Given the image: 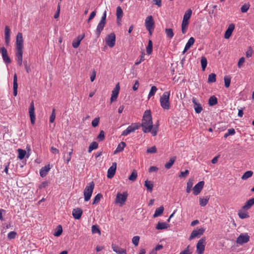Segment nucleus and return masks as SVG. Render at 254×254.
I'll return each instance as SVG.
<instances>
[{
	"label": "nucleus",
	"mask_w": 254,
	"mask_h": 254,
	"mask_svg": "<svg viewBox=\"0 0 254 254\" xmlns=\"http://www.w3.org/2000/svg\"><path fill=\"white\" fill-rule=\"evenodd\" d=\"M140 126L144 133L151 132L153 136L157 135L159 125L158 124L153 127L150 110H146L144 112Z\"/></svg>",
	"instance_id": "obj_1"
},
{
	"label": "nucleus",
	"mask_w": 254,
	"mask_h": 254,
	"mask_svg": "<svg viewBox=\"0 0 254 254\" xmlns=\"http://www.w3.org/2000/svg\"><path fill=\"white\" fill-rule=\"evenodd\" d=\"M23 39L22 34L18 33L16 40V57L17 64L21 66L23 61Z\"/></svg>",
	"instance_id": "obj_2"
},
{
	"label": "nucleus",
	"mask_w": 254,
	"mask_h": 254,
	"mask_svg": "<svg viewBox=\"0 0 254 254\" xmlns=\"http://www.w3.org/2000/svg\"><path fill=\"white\" fill-rule=\"evenodd\" d=\"M192 14V10L190 9H188L185 12L181 25V30L183 34L187 32V28L189 23V20Z\"/></svg>",
	"instance_id": "obj_3"
},
{
	"label": "nucleus",
	"mask_w": 254,
	"mask_h": 254,
	"mask_svg": "<svg viewBox=\"0 0 254 254\" xmlns=\"http://www.w3.org/2000/svg\"><path fill=\"white\" fill-rule=\"evenodd\" d=\"M170 95V91L165 92L160 97V105L164 110H168L170 108V103L169 102Z\"/></svg>",
	"instance_id": "obj_4"
},
{
	"label": "nucleus",
	"mask_w": 254,
	"mask_h": 254,
	"mask_svg": "<svg viewBox=\"0 0 254 254\" xmlns=\"http://www.w3.org/2000/svg\"><path fill=\"white\" fill-rule=\"evenodd\" d=\"M106 16H107V11L105 10L103 15L101 17V19L99 23H98L96 30L95 31V33L96 34L97 37H99L101 32L104 29V28L106 25Z\"/></svg>",
	"instance_id": "obj_5"
},
{
	"label": "nucleus",
	"mask_w": 254,
	"mask_h": 254,
	"mask_svg": "<svg viewBox=\"0 0 254 254\" xmlns=\"http://www.w3.org/2000/svg\"><path fill=\"white\" fill-rule=\"evenodd\" d=\"M94 188V183L93 182L89 183L85 187L83 191L85 201H87L90 199Z\"/></svg>",
	"instance_id": "obj_6"
},
{
	"label": "nucleus",
	"mask_w": 254,
	"mask_h": 254,
	"mask_svg": "<svg viewBox=\"0 0 254 254\" xmlns=\"http://www.w3.org/2000/svg\"><path fill=\"white\" fill-rule=\"evenodd\" d=\"M206 244V239L205 237L200 239L196 245V253L197 254H202L205 250V246Z\"/></svg>",
	"instance_id": "obj_7"
},
{
	"label": "nucleus",
	"mask_w": 254,
	"mask_h": 254,
	"mask_svg": "<svg viewBox=\"0 0 254 254\" xmlns=\"http://www.w3.org/2000/svg\"><path fill=\"white\" fill-rule=\"evenodd\" d=\"M106 44L110 48H113L115 45L116 35L114 33H111L105 38Z\"/></svg>",
	"instance_id": "obj_8"
},
{
	"label": "nucleus",
	"mask_w": 254,
	"mask_h": 254,
	"mask_svg": "<svg viewBox=\"0 0 254 254\" xmlns=\"http://www.w3.org/2000/svg\"><path fill=\"white\" fill-rule=\"evenodd\" d=\"M127 195L128 194L127 191L123 192V194L118 193L116 198V203H119L121 205H123L127 200Z\"/></svg>",
	"instance_id": "obj_9"
},
{
	"label": "nucleus",
	"mask_w": 254,
	"mask_h": 254,
	"mask_svg": "<svg viewBox=\"0 0 254 254\" xmlns=\"http://www.w3.org/2000/svg\"><path fill=\"white\" fill-rule=\"evenodd\" d=\"M140 125L137 124H132L128 126L126 129L124 130L122 133V135L126 136L131 132H134L135 130L139 128Z\"/></svg>",
	"instance_id": "obj_10"
},
{
	"label": "nucleus",
	"mask_w": 254,
	"mask_h": 254,
	"mask_svg": "<svg viewBox=\"0 0 254 254\" xmlns=\"http://www.w3.org/2000/svg\"><path fill=\"white\" fill-rule=\"evenodd\" d=\"M205 229L203 228H199L197 230H193L189 237V240H191L195 237H199L204 233Z\"/></svg>",
	"instance_id": "obj_11"
},
{
	"label": "nucleus",
	"mask_w": 254,
	"mask_h": 254,
	"mask_svg": "<svg viewBox=\"0 0 254 254\" xmlns=\"http://www.w3.org/2000/svg\"><path fill=\"white\" fill-rule=\"evenodd\" d=\"M204 185V181H200L196 184L192 189L193 193L195 195H198L202 190Z\"/></svg>",
	"instance_id": "obj_12"
},
{
	"label": "nucleus",
	"mask_w": 254,
	"mask_h": 254,
	"mask_svg": "<svg viewBox=\"0 0 254 254\" xmlns=\"http://www.w3.org/2000/svg\"><path fill=\"white\" fill-rule=\"evenodd\" d=\"M117 169V163L114 162L112 163V166L109 168L107 172V177L109 179L112 178L115 173Z\"/></svg>",
	"instance_id": "obj_13"
},
{
	"label": "nucleus",
	"mask_w": 254,
	"mask_h": 254,
	"mask_svg": "<svg viewBox=\"0 0 254 254\" xmlns=\"http://www.w3.org/2000/svg\"><path fill=\"white\" fill-rule=\"evenodd\" d=\"M250 237L248 234H241L237 239L236 242L238 244L242 245L249 242Z\"/></svg>",
	"instance_id": "obj_14"
},
{
	"label": "nucleus",
	"mask_w": 254,
	"mask_h": 254,
	"mask_svg": "<svg viewBox=\"0 0 254 254\" xmlns=\"http://www.w3.org/2000/svg\"><path fill=\"white\" fill-rule=\"evenodd\" d=\"M34 105L33 101H32L30 103V108H29V116L30 118L31 123L32 125L35 124V116L34 113Z\"/></svg>",
	"instance_id": "obj_15"
},
{
	"label": "nucleus",
	"mask_w": 254,
	"mask_h": 254,
	"mask_svg": "<svg viewBox=\"0 0 254 254\" xmlns=\"http://www.w3.org/2000/svg\"><path fill=\"white\" fill-rule=\"evenodd\" d=\"M120 90V85L119 83H117L114 89V90L112 92V95L110 99L111 102H113V101L116 100Z\"/></svg>",
	"instance_id": "obj_16"
},
{
	"label": "nucleus",
	"mask_w": 254,
	"mask_h": 254,
	"mask_svg": "<svg viewBox=\"0 0 254 254\" xmlns=\"http://www.w3.org/2000/svg\"><path fill=\"white\" fill-rule=\"evenodd\" d=\"M145 25L146 29L149 28H154V21L151 15L146 17L145 21Z\"/></svg>",
	"instance_id": "obj_17"
},
{
	"label": "nucleus",
	"mask_w": 254,
	"mask_h": 254,
	"mask_svg": "<svg viewBox=\"0 0 254 254\" xmlns=\"http://www.w3.org/2000/svg\"><path fill=\"white\" fill-rule=\"evenodd\" d=\"M83 211L80 208H74L72 210V216L75 219H79L82 214Z\"/></svg>",
	"instance_id": "obj_18"
},
{
	"label": "nucleus",
	"mask_w": 254,
	"mask_h": 254,
	"mask_svg": "<svg viewBox=\"0 0 254 254\" xmlns=\"http://www.w3.org/2000/svg\"><path fill=\"white\" fill-rule=\"evenodd\" d=\"M234 29H235V25L233 23L230 24L229 25L227 29L225 31V33L224 34V38L226 39H229L231 37L232 33L233 31H234Z\"/></svg>",
	"instance_id": "obj_19"
},
{
	"label": "nucleus",
	"mask_w": 254,
	"mask_h": 254,
	"mask_svg": "<svg viewBox=\"0 0 254 254\" xmlns=\"http://www.w3.org/2000/svg\"><path fill=\"white\" fill-rule=\"evenodd\" d=\"M192 101L194 105V109L195 113L197 114L200 113L202 111V107L201 105L197 102L196 99L194 97L192 98Z\"/></svg>",
	"instance_id": "obj_20"
},
{
	"label": "nucleus",
	"mask_w": 254,
	"mask_h": 254,
	"mask_svg": "<svg viewBox=\"0 0 254 254\" xmlns=\"http://www.w3.org/2000/svg\"><path fill=\"white\" fill-rule=\"evenodd\" d=\"M254 204V197L247 200L243 206L242 208L244 210L250 209Z\"/></svg>",
	"instance_id": "obj_21"
},
{
	"label": "nucleus",
	"mask_w": 254,
	"mask_h": 254,
	"mask_svg": "<svg viewBox=\"0 0 254 254\" xmlns=\"http://www.w3.org/2000/svg\"><path fill=\"white\" fill-rule=\"evenodd\" d=\"M194 42H195V40H194V38L190 37L189 39L188 42L187 43V44L185 46V49L183 52V53L185 54V52H186L191 47V46L193 45Z\"/></svg>",
	"instance_id": "obj_22"
},
{
	"label": "nucleus",
	"mask_w": 254,
	"mask_h": 254,
	"mask_svg": "<svg viewBox=\"0 0 254 254\" xmlns=\"http://www.w3.org/2000/svg\"><path fill=\"white\" fill-rule=\"evenodd\" d=\"M170 227L169 224L165 222H158L155 228L157 230H164L167 229Z\"/></svg>",
	"instance_id": "obj_23"
},
{
	"label": "nucleus",
	"mask_w": 254,
	"mask_h": 254,
	"mask_svg": "<svg viewBox=\"0 0 254 254\" xmlns=\"http://www.w3.org/2000/svg\"><path fill=\"white\" fill-rule=\"evenodd\" d=\"M5 42L7 46L9 45L10 42V29L8 26L5 27L4 30Z\"/></svg>",
	"instance_id": "obj_24"
},
{
	"label": "nucleus",
	"mask_w": 254,
	"mask_h": 254,
	"mask_svg": "<svg viewBox=\"0 0 254 254\" xmlns=\"http://www.w3.org/2000/svg\"><path fill=\"white\" fill-rule=\"evenodd\" d=\"M112 249L113 251L118 254H127L126 250L121 249L118 246L112 245Z\"/></svg>",
	"instance_id": "obj_25"
},
{
	"label": "nucleus",
	"mask_w": 254,
	"mask_h": 254,
	"mask_svg": "<svg viewBox=\"0 0 254 254\" xmlns=\"http://www.w3.org/2000/svg\"><path fill=\"white\" fill-rule=\"evenodd\" d=\"M50 170V167L49 165H46L45 167L42 168L40 171V174L41 177H45Z\"/></svg>",
	"instance_id": "obj_26"
},
{
	"label": "nucleus",
	"mask_w": 254,
	"mask_h": 254,
	"mask_svg": "<svg viewBox=\"0 0 254 254\" xmlns=\"http://www.w3.org/2000/svg\"><path fill=\"white\" fill-rule=\"evenodd\" d=\"M126 145V144L125 142H124L123 141L121 142L118 144L116 149L115 150V151L114 152V154H116L119 152H122L124 150Z\"/></svg>",
	"instance_id": "obj_27"
},
{
	"label": "nucleus",
	"mask_w": 254,
	"mask_h": 254,
	"mask_svg": "<svg viewBox=\"0 0 254 254\" xmlns=\"http://www.w3.org/2000/svg\"><path fill=\"white\" fill-rule=\"evenodd\" d=\"M164 210V208L163 206H161L156 208V209L155 210V213L153 215V217L155 218L161 215L162 214V213H163Z\"/></svg>",
	"instance_id": "obj_28"
},
{
	"label": "nucleus",
	"mask_w": 254,
	"mask_h": 254,
	"mask_svg": "<svg viewBox=\"0 0 254 254\" xmlns=\"http://www.w3.org/2000/svg\"><path fill=\"white\" fill-rule=\"evenodd\" d=\"M176 159V156H173V157H171L170 159L169 162L165 164V167L167 169H169L170 168H171V167L173 166V164L174 163Z\"/></svg>",
	"instance_id": "obj_29"
},
{
	"label": "nucleus",
	"mask_w": 254,
	"mask_h": 254,
	"mask_svg": "<svg viewBox=\"0 0 254 254\" xmlns=\"http://www.w3.org/2000/svg\"><path fill=\"white\" fill-rule=\"evenodd\" d=\"M144 186L148 191L150 192L152 191L153 188V184L152 182L151 181L146 180L144 182Z\"/></svg>",
	"instance_id": "obj_30"
},
{
	"label": "nucleus",
	"mask_w": 254,
	"mask_h": 254,
	"mask_svg": "<svg viewBox=\"0 0 254 254\" xmlns=\"http://www.w3.org/2000/svg\"><path fill=\"white\" fill-rule=\"evenodd\" d=\"M153 44L151 40L148 41L147 47H146V53L148 55L151 54L152 52Z\"/></svg>",
	"instance_id": "obj_31"
},
{
	"label": "nucleus",
	"mask_w": 254,
	"mask_h": 254,
	"mask_svg": "<svg viewBox=\"0 0 254 254\" xmlns=\"http://www.w3.org/2000/svg\"><path fill=\"white\" fill-rule=\"evenodd\" d=\"M253 172L252 171H246L242 176L241 179L246 180L253 176Z\"/></svg>",
	"instance_id": "obj_32"
},
{
	"label": "nucleus",
	"mask_w": 254,
	"mask_h": 254,
	"mask_svg": "<svg viewBox=\"0 0 254 254\" xmlns=\"http://www.w3.org/2000/svg\"><path fill=\"white\" fill-rule=\"evenodd\" d=\"M98 147V144L95 142H92L89 145L88 147V152L90 153L93 150L96 149Z\"/></svg>",
	"instance_id": "obj_33"
},
{
	"label": "nucleus",
	"mask_w": 254,
	"mask_h": 254,
	"mask_svg": "<svg viewBox=\"0 0 254 254\" xmlns=\"http://www.w3.org/2000/svg\"><path fill=\"white\" fill-rule=\"evenodd\" d=\"M137 177V173L135 170H133L131 174V175L129 176L128 179L129 180L133 182L136 180Z\"/></svg>",
	"instance_id": "obj_34"
},
{
	"label": "nucleus",
	"mask_w": 254,
	"mask_h": 254,
	"mask_svg": "<svg viewBox=\"0 0 254 254\" xmlns=\"http://www.w3.org/2000/svg\"><path fill=\"white\" fill-rule=\"evenodd\" d=\"M208 103L210 106L215 105L217 104V99L214 96H211L209 99Z\"/></svg>",
	"instance_id": "obj_35"
},
{
	"label": "nucleus",
	"mask_w": 254,
	"mask_h": 254,
	"mask_svg": "<svg viewBox=\"0 0 254 254\" xmlns=\"http://www.w3.org/2000/svg\"><path fill=\"white\" fill-rule=\"evenodd\" d=\"M165 33L168 38L171 39L173 37L174 34L172 28H166Z\"/></svg>",
	"instance_id": "obj_36"
},
{
	"label": "nucleus",
	"mask_w": 254,
	"mask_h": 254,
	"mask_svg": "<svg viewBox=\"0 0 254 254\" xmlns=\"http://www.w3.org/2000/svg\"><path fill=\"white\" fill-rule=\"evenodd\" d=\"M17 151L18 152V158L20 160L23 159L26 154V151L22 149H18Z\"/></svg>",
	"instance_id": "obj_37"
},
{
	"label": "nucleus",
	"mask_w": 254,
	"mask_h": 254,
	"mask_svg": "<svg viewBox=\"0 0 254 254\" xmlns=\"http://www.w3.org/2000/svg\"><path fill=\"white\" fill-rule=\"evenodd\" d=\"M209 197L199 198V204L201 206H205L208 202Z\"/></svg>",
	"instance_id": "obj_38"
},
{
	"label": "nucleus",
	"mask_w": 254,
	"mask_h": 254,
	"mask_svg": "<svg viewBox=\"0 0 254 254\" xmlns=\"http://www.w3.org/2000/svg\"><path fill=\"white\" fill-rule=\"evenodd\" d=\"M117 18L118 21L119 19H121L123 15V11L122 8L120 6H118L117 8Z\"/></svg>",
	"instance_id": "obj_39"
},
{
	"label": "nucleus",
	"mask_w": 254,
	"mask_h": 254,
	"mask_svg": "<svg viewBox=\"0 0 254 254\" xmlns=\"http://www.w3.org/2000/svg\"><path fill=\"white\" fill-rule=\"evenodd\" d=\"M201 64L202 67V70L203 71L205 70L206 67L207 66V59L205 57H202L201 58Z\"/></svg>",
	"instance_id": "obj_40"
},
{
	"label": "nucleus",
	"mask_w": 254,
	"mask_h": 254,
	"mask_svg": "<svg viewBox=\"0 0 254 254\" xmlns=\"http://www.w3.org/2000/svg\"><path fill=\"white\" fill-rule=\"evenodd\" d=\"M250 4L249 3H245L241 7V11L242 13L247 12L248 9L250 8Z\"/></svg>",
	"instance_id": "obj_41"
},
{
	"label": "nucleus",
	"mask_w": 254,
	"mask_h": 254,
	"mask_svg": "<svg viewBox=\"0 0 254 254\" xmlns=\"http://www.w3.org/2000/svg\"><path fill=\"white\" fill-rule=\"evenodd\" d=\"M225 86L228 88L230 86L231 83V77L229 75H226L224 78Z\"/></svg>",
	"instance_id": "obj_42"
},
{
	"label": "nucleus",
	"mask_w": 254,
	"mask_h": 254,
	"mask_svg": "<svg viewBox=\"0 0 254 254\" xmlns=\"http://www.w3.org/2000/svg\"><path fill=\"white\" fill-rule=\"evenodd\" d=\"M216 74L212 73L208 75V83H214L216 81Z\"/></svg>",
	"instance_id": "obj_43"
},
{
	"label": "nucleus",
	"mask_w": 254,
	"mask_h": 254,
	"mask_svg": "<svg viewBox=\"0 0 254 254\" xmlns=\"http://www.w3.org/2000/svg\"><path fill=\"white\" fill-rule=\"evenodd\" d=\"M102 197V194L101 193H98L93 200L92 204H95L98 203L101 198Z\"/></svg>",
	"instance_id": "obj_44"
},
{
	"label": "nucleus",
	"mask_w": 254,
	"mask_h": 254,
	"mask_svg": "<svg viewBox=\"0 0 254 254\" xmlns=\"http://www.w3.org/2000/svg\"><path fill=\"white\" fill-rule=\"evenodd\" d=\"M97 139L99 141H103L105 139V132L103 130H101L97 137Z\"/></svg>",
	"instance_id": "obj_45"
},
{
	"label": "nucleus",
	"mask_w": 254,
	"mask_h": 254,
	"mask_svg": "<svg viewBox=\"0 0 254 254\" xmlns=\"http://www.w3.org/2000/svg\"><path fill=\"white\" fill-rule=\"evenodd\" d=\"M58 230L54 234L56 237H59L63 232V228L61 225H59L57 227Z\"/></svg>",
	"instance_id": "obj_46"
},
{
	"label": "nucleus",
	"mask_w": 254,
	"mask_h": 254,
	"mask_svg": "<svg viewBox=\"0 0 254 254\" xmlns=\"http://www.w3.org/2000/svg\"><path fill=\"white\" fill-rule=\"evenodd\" d=\"M92 232L93 234L98 233L99 234H101V231L100 229L99 228L98 226L95 225H93L92 227Z\"/></svg>",
	"instance_id": "obj_47"
},
{
	"label": "nucleus",
	"mask_w": 254,
	"mask_h": 254,
	"mask_svg": "<svg viewBox=\"0 0 254 254\" xmlns=\"http://www.w3.org/2000/svg\"><path fill=\"white\" fill-rule=\"evenodd\" d=\"M192 251L190 249V246L189 245L188 247L183 251H182L179 254H191Z\"/></svg>",
	"instance_id": "obj_48"
},
{
	"label": "nucleus",
	"mask_w": 254,
	"mask_h": 254,
	"mask_svg": "<svg viewBox=\"0 0 254 254\" xmlns=\"http://www.w3.org/2000/svg\"><path fill=\"white\" fill-rule=\"evenodd\" d=\"M157 90V88L156 86H152L151 90L148 94V98H149L150 97L153 96Z\"/></svg>",
	"instance_id": "obj_49"
},
{
	"label": "nucleus",
	"mask_w": 254,
	"mask_h": 254,
	"mask_svg": "<svg viewBox=\"0 0 254 254\" xmlns=\"http://www.w3.org/2000/svg\"><path fill=\"white\" fill-rule=\"evenodd\" d=\"M238 215H239V217L241 219L247 218H249L250 216L247 212H239Z\"/></svg>",
	"instance_id": "obj_50"
},
{
	"label": "nucleus",
	"mask_w": 254,
	"mask_h": 254,
	"mask_svg": "<svg viewBox=\"0 0 254 254\" xmlns=\"http://www.w3.org/2000/svg\"><path fill=\"white\" fill-rule=\"evenodd\" d=\"M2 57L3 61L6 64H10L11 63V60H10V58L8 57L7 54L2 56Z\"/></svg>",
	"instance_id": "obj_51"
},
{
	"label": "nucleus",
	"mask_w": 254,
	"mask_h": 254,
	"mask_svg": "<svg viewBox=\"0 0 254 254\" xmlns=\"http://www.w3.org/2000/svg\"><path fill=\"white\" fill-rule=\"evenodd\" d=\"M157 152V149L155 146L148 148L146 151L147 153H155Z\"/></svg>",
	"instance_id": "obj_52"
},
{
	"label": "nucleus",
	"mask_w": 254,
	"mask_h": 254,
	"mask_svg": "<svg viewBox=\"0 0 254 254\" xmlns=\"http://www.w3.org/2000/svg\"><path fill=\"white\" fill-rule=\"evenodd\" d=\"M55 111H56L55 109H53L52 110V114L50 118V122L51 123H54V122L55 121V120L56 118Z\"/></svg>",
	"instance_id": "obj_53"
},
{
	"label": "nucleus",
	"mask_w": 254,
	"mask_h": 254,
	"mask_svg": "<svg viewBox=\"0 0 254 254\" xmlns=\"http://www.w3.org/2000/svg\"><path fill=\"white\" fill-rule=\"evenodd\" d=\"M139 239L140 238L139 236H134L133 237L132 239V242L135 246H138Z\"/></svg>",
	"instance_id": "obj_54"
},
{
	"label": "nucleus",
	"mask_w": 254,
	"mask_h": 254,
	"mask_svg": "<svg viewBox=\"0 0 254 254\" xmlns=\"http://www.w3.org/2000/svg\"><path fill=\"white\" fill-rule=\"evenodd\" d=\"M99 121H100L99 117L95 118L92 122V126L94 127H96L99 124Z\"/></svg>",
	"instance_id": "obj_55"
},
{
	"label": "nucleus",
	"mask_w": 254,
	"mask_h": 254,
	"mask_svg": "<svg viewBox=\"0 0 254 254\" xmlns=\"http://www.w3.org/2000/svg\"><path fill=\"white\" fill-rule=\"evenodd\" d=\"M16 235L17 234L16 232L14 231H11L8 234L7 238L10 240L13 239L15 238Z\"/></svg>",
	"instance_id": "obj_56"
},
{
	"label": "nucleus",
	"mask_w": 254,
	"mask_h": 254,
	"mask_svg": "<svg viewBox=\"0 0 254 254\" xmlns=\"http://www.w3.org/2000/svg\"><path fill=\"white\" fill-rule=\"evenodd\" d=\"M189 174V171L186 170L184 172H181L179 175V177L180 178H186Z\"/></svg>",
	"instance_id": "obj_57"
},
{
	"label": "nucleus",
	"mask_w": 254,
	"mask_h": 254,
	"mask_svg": "<svg viewBox=\"0 0 254 254\" xmlns=\"http://www.w3.org/2000/svg\"><path fill=\"white\" fill-rule=\"evenodd\" d=\"M80 44V43L77 41V40L75 39L73 40L72 43V45L74 48H77L79 47Z\"/></svg>",
	"instance_id": "obj_58"
},
{
	"label": "nucleus",
	"mask_w": 254,
	"mask_h": 254,
	"mask_svg": "<svg viewBox=\"0 0 254 254\" xmlns=\"http://www.w3.org/2000/svg\"><path fill=\"white\" fill-rule=\"evenodd\" d=\"M96 14V12L95 11H94L91 13L90 14L88 19H87V22H90V21L94 18V17L95 16Z\"/></svg>",
	"instance_id": "obj_59"
},
{
	"label": "nucleus",
	"mask_w": 254,
	"mask_h": 254,
	"mask_svg": "<svg viewBox=\"0 0 254 254\" xmlns=\"http://www.w3.org/2000/svg\"><path fill=\"white\" fill-rule=\"evenodd\" d=\"M245 61V58L242 57L240 59L238 63V66L240 68L242 65L243 64Z\"/></svg>",
	"instance_id": "obj_60"
},
{
	"label": "nucleus",
	"mask_w": 254,
	"mask_h": 254,
	"mask_svg": "<svg viewBox=\"0 0 254 254\" xmlns=\"http://www.w3.org/2000/svg\"><path fill=\"white\" fill-rule=\"evenodd\" d=\"M73 153V149H71L70 151L68 153V156L66 159V162L68 163L71 160V155Z\"/></svg>",
	"instance_id": "obj_61"
},
{
	"label": "nucleus",
	"mask_w": 254,
	"mask_h": 254,
	"mask_svg": "<svg viewBox=\"0 0 254 254\" xmlns=\"http://www.w3.org/2000/svg\"><path fill=\"white\" fill-rule=\"evenodd\" d=\"M60 12V4L59 3L57 7V11L54 15V18L55 19L58 18L59 17Z\"/></svg>",
	"instance_id": "obj_62"
},
{
	"label": "nucleus",
	"mask_w": 254,
	"mask_h": 254,
	"mask_svg": "<svg viewBox=\"0 0 254 254\" xmlns=\"http://www.w3.org/2000/svg\"><path fill=\"white\" fill-rule=\"evenodd\" d=\"M246 57L247 58H250L252 57L253 54V51L251 47H249V50L246 52Z\"/></svg>",
	"instance_id": "obj_63"
},
{
	"label": "nucleus",
	"mask_w": 254,
	"mask_h": 254,
	"mask_svg": "<svg viewBox=\"0 0 254 254\" xmlns=\"http://www.w3.org/2000/svg\"><path fill=\"white\" fill-rule=\"evenodd\" d=\"M193 179L192 178L189 179L188 182H187V187L191 188L192 187V186L193 184Z\"/></svg>",
	"instance_id": "obj_64"
}]
</instances>
